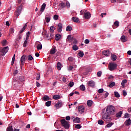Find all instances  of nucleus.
Returning <instances> with one entry per match:
<instances>
[{
	"mask_svg": "<svg viewBox=\"0 0 131 131\" xmlns=\"http://www.w3.org/2000/svg\"><path fill=\"white\" fill-rule=\"evenodd\" d=\"M110 115H111V114H109V113H107V112L102 113V118L103 120L105 121V122H107V123H108V122H111V121H112V118H111Z\"/></svg>",
	"mask_w": 131,
	"mask_h": 131,
	"instance_id": "1",
	"label": "nucleus"
},
{
	"mask_svg": "<svg viewBox=\"0 0 131 131\" xmlns=\"http://www.w3.org/2000/svg\"><path fill=\"white\" fill-rule=\"evenodd\" d=\"M105 112L111 115H114L115 114V107L113 105H109L107 106Z\"/></svg>",
	"mask_w": 131,
	"mask_h": 131,
	"instance_id": "2",
	"label": "nucleus"
},
{
	"mask_svg": "<svg viewBox=\"0 0 131 131\" xmlns=\"http://www.w3.org/2000/svg\"><path fill=\"white\" fill-rule=\"evenodd\" d=\"M61 125L64 127L66 129L69 128V123L65 119H62L60 120Z\"/></svg>",
	"mask_w": 131,
	"mask_h": 131,
	"instance_id": "3",
	"label": "nucleus"
},
{
	"mask_svg": "<svg viewBox=\"0 0 131 131\" xmlns=\"http://www.w3.org/2000/svg\"><path fill=\"white\" fill-rule=\"evenodd\" d=\"M9 51V47H5L4 48H0V53L3 56H5Z\"/></svg>",
	"mask_w": 131,
	"mask_h": 131,
	"instance_id": "4",
	"label": "nucleus"
},
{
	"mask_svg": "<svg viewBox=\"0 0 131 131\" xmlns=\"http://www.w3.org/2000/svg\"><path fill=\"white\" fill-rule=\"evenodd\" d=\"M13 84L14 85L15 89H18L21 86V82L18 80H16V79L13 80Z\"/></svg>",
	"mask_w": 131,
	"mask_h": 131,
	"instance_id": "5",
	"label": "nucleus"
},
{
	"mask_svg": "<svg viewBox=\"0 0 131 131\" xmlns=\"http://www.w3.org/2000/svg\"><path fill=\"white\" fill-rule=\"evenodd\" d=\"M117 68V64L114 63H110L108 65V69L110 71H113V70H115Z\"/></svg>",
	"mask_w": 131,
	"mask_h": 131,
	"instance_id": "6",
	"label": "nucleus"
},
{
	"mask_svg": "<svg viewBox=\"0 0 131 131\" xmlns=\"http://www.w3.org/2000/svg\"><path fill=\"white\" fill-rule=\"evenodd\" d=\"M26 60H27V56L26 55H24L21 57L20 60V66H23V65L25 64V61H26Z\"/></svg>",
	"mask_w": 131,
	"mask_h": 131,
	"instance_id": "7",
	"label": "nucleus"
},
{
	"mask_svg": "<svg viewBox=\"0 0 131 131\" xmlns=\"http://www.w3.org/2000/svg\"><path fill=\"white\" fill-rule=\"evenodd\" d=\"M21 12H22V6H19L15 11V15L16 18H18V17H19L20 14H21Z\"/></svg>",
	"mask_w": 131,
	"mask_h": 131,
	"instance_id": "8",
	"label": "nucleus"
},
{
	"mask_svg": "<svg viewBox=\"0 0 131 131\" xmlns=\"http://www.w3.org/2000/svg\"><path fill=\"white\" fill-rule=\"evenodd\" d=\"M102 55H104L106 57H109L111 55V52L108 50H104L102 52Z\"/></svg>",
	"mask_w": 131,
	"mask_h": 131,
	"instance_id": "9",
	"label": "nucleus"
},
{
	"mask_svg": "<svg viewBox=\"0 0 131 131\" xmlns=\"http://www.w3.org/2000/svg\"><path fill=\"white\" fill-rule=\"evenodd\" d=\"M95 84H95V82L93 80L89 81L87 83V85L89 86H91V88H95Z\"/></svg>",
	"mask_w": 131,
	"mask_h": 131,
	"instance_id": "10",
	"label": "nucleus"
},
{
	"mask_svg": "<svg viewBox=\"0 0 131 131\" xmlns=\"http://www.w3.org/2000/svg\"><path fill=\"white\" fill-rule=\"evenodd\" d=\"M78 111L82 114L84 112V106L83 105H80L78 106Z\"/></svg>",
	"mask_w": 131,
	"mask_h": 131,
	"instance_id": "11",
	"label": "nucleus"
},
{
	"mask_svg": "<svg viewBox=\"0 0 131 131\" xmlns=\"http://www.w3.org/2000/svg\"><path fill=\"white\" fill-rule=\"evenodd\" d=\"M62 105V101L58 100L57 103L55 104V107H56L57 109H59V108L61 107Z\"/></svg>",
	"mask_w": 131,
	"mask_h": 131,
	"instance_id": "12",
	"label": "nucleus"
},
{
	"mask_svg": "<svg viewBox=\"0 0 131 131\" xmlns=\"http://www.w3.org/2000/svg\"><path fill=\"white\" fill-rule=\"evenodd\" d=\"M92 17V14H91V13L90 12H86L85 13V14H84V17L85 19H90Z\"/></svg>",
	"mask_w": 131,
	"mask_h": 131,
	"instance_id": "13",
	"label": "nucleus"
},
{
	"mask_svg": "<svg viewBox=\"0 0 131 131\" xmlns=\"http://www.w3.org/2000/svg\"><path fill=\"white\" fill-rule=\"evenodd\" d=\"M51 100V98L49 97L48 95H45L42 98V101H50Z\"/></svg>",
	"mask_w": 131,
	"mask_h": 131,
	"instance_id": "14",
	"label": "nucleus"
},
{
	"mask_svg": "<svg viewBox=\"0 0 131 131\" xmlns=\"http://www.w3.org/2000/svg\"><path fill=\"white\" fill-rule=\"evenodd\" d=\"M16 80H18L22 84L23 81H25V78L23 76H20L18 78H16Z\"/></svg>",
	"mask_w": 131,
	"mask_h": 131,
	"instance_id": "15",
	"label": "nucleus"
},
{
	"mask_svg": "<svg viewBox=\"0 0 131 131\" xmlns=\"http://www.w3.org/2000/svg\"><path fill=\"white\" fill-rule=\"evenodd\" d=\"M130 124H131V120L129 118L128 119L126 120L125 121V122H124V124H125V125L126 126H128L130 125Z\"/></svg>",
	"mask_w": 131,
	"mask_h": 131,
	"instance_id": "16",
	"label": "nucleus"
},
{
	"mask_svg": "<svg viewBox=\"0 0 131 131\" xmlns=\"http://www.w3.org/2000/svg\"><path fill=\"white\" fill-rule=\"evenodd\" d=\"M58 32H62V28H63V25H62V24L61 23L58 24Z\"/></svg>",
	"mask_w": 131,
	"mask_h": 131,
	"instance_id": "17",
	"label": "nucleus"
},
{
	"mask_svg": "<svg viewBox=\"0 0 131 131\" xmlns=\"http://www.w3.org/2000/svg\"><path fill=\"white\" fill-rule=\"evenodd\" d=\"M22 39V36L20 34H18V37L15 39V45H18V43H17V42L16 41H20V40H21V39Z\"/></svg>",
	"mask_w": 131,
	"mask_h": 131,
	"instance_id": "18",
	"label": "nucleus"
},
{
	"mask_svg": "<svg viewBox=\"0 0 131 131\" xmlns=\"http://www.w3.org/2000/svg\"><path fill=\"white\" fill-rule=\"evenodd\" d=\"M73 122H75L76 123H80V118L78 117H76L75 119H73Z\"/></svg>",
	"mask_w": 131,
	"mask_h": 131,
	"instance_id": "19",
	"label": "nucleus"
},
{
	"mask_svg": "<svg viewBox=\"0 0 131 131\" xmlns=\"http://www.w3.org/2000/svg\"><path fill=\"white\" fill-rule=\"evenodd\" d=\"M121 40L122 42H125L127 40V38L124 35H122L121 37Z\"/></svg>",
	"mask_w": 131,
	"mask_h": 131,
	"instance_id": "20",
	"label": "nucleus"
},
{
	"mask_svg": "<svg viewBox=\"0 0 131 131\" xmlns=\"http://www.w3.org/2000/svg\"><path fill=\"white\" fill-rule=\"evenodd\" d=\"M46 6H47V4H46V3H43L40 9V12H43V11H45Z\"/></svg>",
	"mask_w": 131,
	"mask_h": 131,
	"instance_id": "21",
	"label": "nucleus"
},
{
	"mask_svg": "<svg viewBox=\"0 0 131 131\" xmlns=\"http://www.w3.org/2000/svg\"><path fill=\"white\" fill-rule=\"evenodd\" d=\"M72 20L75 22V23H78L79 19L77 17H72Z\"/></svg>",
	"mask_w": 131,
	"mask_h": 131,
	"instance_id": "22",
	"label": "nucleus"
},
{
	"mask_svg": "<svg viewBox=\"0 0 131 131\" xmlns=\"http://www.w3.org/2000/svg\"><path fill=\"white\" fill-rule=\"evenodd\" d=\"M121 115H122V111H120L116 114V117H117V118H120V117H121Z\"/></svg>",
	"mask_w": 131,
	"mask_h": 131,
	"instance_id": "23",
	"label": "nucleus"
},
{
	"mask_svg": "<svg viewBox=\"0 0 131 131\" xmlns=\"http://www.w3.org/2000/svg\"><path fill=\"white\" fill-rule=\"evenodd\" d=\"M55 40H57V41L58 40H60V39H61V35L59 34H57L55 36Z\"/></svg>",
	"mask_w": 131,
	"mask_h": 131,
	"instance_id": "24",
	"label": "nucleus"
},
{
	"mask_svg": "<svg viewBox=\"0 0 131 131\" xmlns=\"http://www.w3.org/2000/svg\"><path fill=\"white\" fill-rule=\"evenodd\" d=\"M56 67L58 70H60L62 68V63L60 62H57Z\"/></svg>",
	"mask_w": 131,
	"mask_h": 131,
	"instance_id": "25",
	"label": "nucleus"
},
{
	"mask_svg": "<svg viewBox=\"0 0 131 131\" xmlns=\"http://www.w3.org/2000/svg\"><path fill=\"white\" fill-rule=\"evenodd\" d=\"M56 53V47L53 48L50 51L51 55H54V54Z\"/></svg>",
	"mask_w": 131,
	"mask_h": 131,
	"instance_id": "26",
	"label": "nucleus"
},
{
	"mask_svg": "<svg viewBox=\"0 0 131 131\" xmlns=\"http://www.w3.org/2000/svg\"><path fill=\"white\" fill-rule=\"evenodd\" d=\"M68 40H69V41H72V40H74V38H73L71 35H69L68 36V37H67V39Z\"/></svg>",
	"mask_w": 131,
	"mask_h": 131,
	"instance_id": "27",
	"label": "nucleus"
},
{
	"mask_svg": "<svg viewBox=\"0 0 131 131\" xmlns=\"http://www.w3.org/2000/svg\"><path fill=\"white\" fill-rule=\"evenodd\" d=\"M42 49V45L40 42H38V44L37 46V50H41Z\"/></svg>",
	"mask_w": 131,
	"mask_h": 131,
	"instance_id": "28",
	"label": "nucleus"
},
{
	"mask_svg": "<svg viewBox=\"0 0 131 131\" xmlns=\"http://www.w3.org/2000/svg\"><path fill=\"white\" fill-rule=\"evenodd\" d=\"M27 27V24H26L25 26L23 27V28L20 30L19 33H22L25 29H26V28Z\"/></svg>",
	"mask_w": 131,
	"mask_h": 131,
	"instance_id": "29",
	"label": "nucleus"
},
{
	"mask_svg": "<svg viewBox=\"0 0 131 131\" xmlns=\"http://www.w3.org/2000/svg\"><path fill=\"white\" fill-rule=\"evenodd\" d=\"M87 105L89 107H92V105H93V101L88 100L87 101Z\"/></svg>",
	"mask_w": 131,
	"mask_h": 131,
	"instance_id": "30",
	"label": "nucleus"
},
{
	"mask_svg": "<svg viewBox=\"0 0 131 131\" xmlns=\"http://www.w3.org/2000/svg\"><path fill=\"white\" fill-rule=\"evenodd\" d=\"M51 104H52V101H48L45 103V105L46 106H47V107H50Z\"/></svg>",
	"mask_w": 131,
	"mask_h": 131,
	"instance_id": "31",
	"label": "nucleus"
},
{
	"mask_svg": "<svg viewBox=\"0 0 131 131\" xmlns=\"http://www.w3.org/2000/svg\"><path fill=\"white\" fill-rule=\"evenodd\" d=\"M111 58L113 61H116V59H117V57H116V55L114 54L112 55Z\"/></svg>",
	"mask_w": 131,
	"mask_h": 131,
	"instance_id": "32",
	"label": "nucleus"
},
{
	"mask_svg": "<svg viewBox=\"0 0 131 131\" xmlns=\"http://www.w3.org/2000/svg\"><path fill=\"white\" fill-rule=\"evenodd\" d=\"M53 99H54V100H59V99H60V95H54L53 97Z\"/></svg>",
	"mask_w": 131,
	"mask_h": 131,
	"instance_id": "33",
	"label": "nucleus"
},
{
	"mask_svg": "<svg viewBox=\"0 0 131 131\" xmlns=\"http://www.w3.org/2000/svg\"><path fill=\"white\" fill-rule=\"evenodd\" d=\"M113 124H114V123L110 122L105 126V127H107V128L111 127V126H112Z\"/></svg>",
	"mask_w": 131,
	"mask_h": 131,
	"instance_id": "34",
	"label": "nucleus"
},
{
	"mask_svg": "<svg viewBox=\"0 0 131 131\" xmlns=\"http://www.w3.org/2000/svg\"><path fill=\"white\" fill-rule=\"evenodd\" d=\"M7 131H14V129H13V126H10L7 128Z\"/></svg>",
	"mask_w": 131,
	"mask_h": 131,
	"instance_id": "35",
	"label": "nucleus"
},
{
	"mask_svg": "<svg viewBox=\"0 0 131 131\" xmlns=\"http://www.w3.org/2000/svg\"><path fill=\"white\" fill-rule=\"evenodd\" d=\"M27 58H28V60H29V61H32L33 60V57H32L31 55H29V56H28V57H27Z\"/></svg>",
	"mask_w": 131,
	"mask_h": 131,
	"instance_id": "36",
	"label": "nucleus"
},
{
	"mask_svg": "<svg viewBox=\"0 0 131 131\" xmlns=\"http://www.w3.org/2000/svg\"><path fill=\"white\" fill-rule=\"evenodd\" d=\"M72 49L74 51H77V50H78V46L77 45H74Z\"/></svg>",
	"mask_w": 131,
	"mask_h": 131,
	"instance_id": "37",
	"label": "nucleus"
},
{
	"mask_svg": "<svg viewBox=\"0 0 131 131\" xmlns=\"http://www.w3.org/2000/svg\"><path fill=\"white\" fill-rule=\"evenodd\" d=\"M78 55L79 56V57H80L81 58H82V57H83L84 53H83V52L81 51H79L78 53Z\"/></svg>",
	"mask_w": 131,
	"mask_h": 131,
	"instance_id": "38",
	"label": "nucleus"
},
{
	"mask_svg": "<svg viewBox=\"0 0 131 131\" xmlns=\"http://www.w3.org/2000/svg\"><path fill=\"white\" fill-rule=\"evenodd\" d=\"M15 54H14L13 57H12V60L11 61V66H13V65H14V63L15 62Z\"/></svg>",
	"mask_w": 131,
	"mask_h": 131,
	"instance_id": "39",
	"label": "nucleus"
},
{
	"mask_svg": "<svg viewBox=\"0 0 131 131\" xmlns=\"http://www.w3.org/2000/svg\"><path fill=\"white\" fill-rule=\"evenodd\" d=\"M98 124H100V125H104V121H103L102 120H99L98 121Z\"/></svg>",
	"mask_w": 131,
	"mask_h": 131,
	"instance_id": "40",
	"label": "nucleus"
},
{
	"mask_svg": "<svg viewBox=\"0 0 131 131\" xmlns=\"http://www.w3.org/2000/svg\"><path fill=\"white\" fill-rule=\"evenodd\" d=\"M114 95L115 97H116V98H119L120 97V95H119V93H118V92H115Z\"/></svg>",
	"mask_w": 131,
	"mask_h": 131,
	"instance_id": "41",
	"label": "nucleus"
},
{
	"mask_svg": "<svg viewBox=\"0 0 131 131\" xmlns=\"http://www.w3.org/2000/svg\"><path fill=\"white\" fill-rule=\"evenodd\" d=\"M68 60L70 61V62H73L75 60V58H73V57H70L68 58Z\"/></svg>",
	"mask_w": 131,
	"mask_h": 131,
	"instance_id": "42",
	"label": "nucleus"
},
{
	"mask_svg": "<svg viewBox=\"0 0 131 131\" xmlns=\"http://www.w3.org/2000/svg\"><path fill=\"white\" fill-rule=\"evenodd\" d=\"M45 20H46V22L47 23H49L50 21H51V17L50 16L46 17L45 18Z\"/></svg>",
	"mask_w": 131,
	"mask_h": 131,
	"instance_id": "43",
	"label": "nucleus"
},
{
	"mask_svg": "<svg viewBox=\"0 0 131 131\" xmlns=\"http://www.w3.org/2000/svg\"><path fill=\"white\" fill-rule=\"evenodd\" d=\"M80 90H81V91H85V86H84V85H81L80 86Z\"/></svg>",
	"mask_w": 131,
	"mask_h": 131,
	"instance_id": "44",
	"label": "nucleus"
},
{
	"mask_svg": "<svg viewBox=\"0 0 131 131\" xmlns=\"http://www.w3.org/2000/svg\"><path fill=\"white\" fill-rule=\"evenodd\" d=\"M115 82H112L110 83V84L108 85L109 88H113V86H115Z\"/></svg>",
	"mask_w": 131,
	"mask_h": 131,
	"instance_id": "45",
	"label": "nucleus"
},
{
	"mask_svg": "<svg viewBox=\"0 0 131 131\" xmlns=\"http://www.w3.org/2000/svg\"><path fill=\"white\" fill-rule=\"evenodd\" d=\"M71 30H72V27L69 26L67 27V29H66L67 31H71Z\"/></svg>",
	"mask_w": 131,
	"mask_h": 131,
	"instance_id": "46",
	"label": "nucleus"
},
{
	"mask_svg": "<svg viewBox=\"0 0 131 131\" xmlns=\"http://www.w3.org/2000/svg\"><path fill=\"white\" fill-rule=\"evenodd\" d=\"M86 12H87L86 10L84 9L83 10H81L80 11V15H83L84 14V15H85Z\"/></svg>",
	"mask_w": 131,
	"mask_h": 131,
	"instance_id": "47",
	"label": "nucleus"
},
{
	"mask_svg": "<svg viewBox=\"0 0 131 131\" xmlns=\"http://www.w3.org/2000/svg\"><path fill=\"white\" fill-rule=\"evenodd\" d=\"M55 27L54 26H51L50 27V32H51L52 33H53V32H54V30H55Z\"/></svg>",
	"mask_w": 131,
	"mask_h": 131,
	"instance_id": "48",
	"label": "nucleus"
},
{
	"mask_svg": "<svg viewBox=\"0 0 131 131\" xmlns=\"http://www.w3.org/2000/svg\"><path fill=\"white\" fill-rule=\"evenodd\" d=\"M127 82V80L126 79H124L122 82H121V84L122 86L125 85V83Z\"/></svg>",
	"mask_w": 131,
	"mask_h": 131,
	"instance_id": "49",
	"label": "nucleus"
},
{
	"mask_svg": "<svg viewBox=\"0 0 131 131\" xmlns=\"http://www.w3.org/2000/svg\"><path fill=\"white\" fill-rule=\"evenodd\" d=\"M73 85H74V82L71 81L69 83V86H70V88H72V86H73Z\"/></svg>",
	"mask_w": 131,
	"mask_h": 131,
	"instance_id": "50",
	"label": "nucleus"
},
{
	"mask_svg": "<svg viewBox=\"0 0 131 131\" xmlns=\"http://www.w3.org/2000/svg\"><path fill=\"white\" fill-rule=\"evenodd\" d=\"M59 6H60L61 8H65V7L66 6V4H65L63 2H61V3L59 4Z\"/></svg>",
	"mask_w": 131,
	"mask_h": 131,
	"instance_id": "51",
	"label": "nucleus"
},
{
	"mask_svg": "<svg viewBox=\"0 0 131 131\" xmlns=\"http://www.w3.org/2000/svg\"><path fill=\"white\" fill-rule=\"evenodd\" d=\"M53 18L54 20H58L59 19V15L57 14L54 15Z\"/></svg>",
	"mask_w": 131,
	"mask_h": 131,
	"instance_id": "52",
	"label": "nucleus"
},
{
	"mask_svg": "<svg viewBox=\"0 0 131 131\" xmlns=\"http://www.w3.org/2000/svg\"><path fill=\"white\" fill-rule=\"evenodd\" d=\"M114 25L115 26H116L117 27H118V26H119V21H116L115 23H114Z\"/></svg>",
	"mask_w": 131,
	"mask_h": 131,
	"instance_id": "53",
	"label": "nucleus"
},
{
	"mask_svg": "<svg viewBox=\"0 0 131 131\" xmlns=\"http://www.w3.org/2000/svg\"><path fill=\"white\" fill-rule=\"evenodd\" d=\"M2 45L3 46H5L7 45V40H3L2 41Z\"/></svg>",
	"mask_w": 131,
	"mask_h": 131,
	"instance_id": "54",
	"label": "nucleus"
},
{
	"mask_svg": "<svg viewBox=\"0 0 131 131\" xmlns=\"http://www.w3.org/2000/svg\"><path fill=\"white\" fill-rule=\"evenodd\" d=\"M75 128H77V129H79V128H81V125H80V124H77L75 126Z\"/></svg>",
	"mask_w": 131,
	"mask_h": 131,
	"instance_id": "55",
	"label": "nucleus"
},
{
	"mask_svg": "<svg viewBox=\"0 0 131 131\" xmlns=\"http://www.w3.org/2000/svg\"><path fill=\"white\" fill-rule=\"evenodd\" d=\"M97 75V76H98V77H101V76L102 75V72H101V71L98 72Z\"/></svg>",
	"mask_w": 131,
	"mask_h": 131,
	"instance_id": "56",
	"label": "nucleus"
},
{
	"mask_svg": "<svg viewBox=\"0 0 131 131\" xmlns=\"http://www.w3.org/2000/svg\"><path fill=\"white\" fill-rule=\"evenodd\" d=\"M103 92H104V89H99L98 91V92L99 93V94H102V93H103Z\"/></svg>",
	"mask_w": 131,
	"mask_h": 131,
	"instance_id": "57",
	"label": "nucleus"
},
{
	"mask_svg": "<svg viewBox=\"0 0 131 131\" xmlns=\"http://www.w3.org/2000/svg\"><path fill=\"white\" fill-rule=\"evenodd\" d=\"M39 79H40V75L38 74H37L36 80H39Z\"/></svg>",
	"mask_w": 131,
	"mask_h": 131,
	"instance_id": "58",
	"label": "nucleus"
},
{
	"mask_svg": "<svg viewBox=\"0 0 131 131\" xmlns=\"http://www.w3.org/2000/svg\"><path fill=\"white\" fill-rule=\"evenodd\" d=\"M125 118H128L129 117V114L128 113H125L124 115Z\"/></svg>",
	"mask_w": 131,
	"mask_h": 131,
	"instance_id": "59",
	"label": "nucleus"
},
{
	"mask_svg": "<svg viewBox=\"0 0 131 131\" xmlns=\"http://www.w3.org/2000/svg\"><path fill=\"white\" fill-rule=\"evenodd\" d=\"M122 94H123V95L124 96V97H125V96H126V95H127L126 91H125V90H123Z\"/></svg>",
	"mask_w": 131,
	"mask_h": 131,
	"instance_id": "60",
	"label": "nucleus"
},
{
	"mask_svg": "<svg viewBox=\"0 0 131 131\" xmlns=\"http://www.w3.org/2000/svg\"><path fill=\"white\" fill-rule=\"evenodd\" d=\"M84 43H86V45H88V43H90V40H89L88 39H86L84 40Z\"/></svg>",
	"mask_w": 131,
	"mask_h": 131,
	"instance_id": "61",
	"label": "nucleus"
},
{
	"mask_svg": "<svg viewBox=\"0 0 131 131\" xmlns=\"http://www.w3.org/2000/svg\"><path fill=\"white\" fill-rule=\"evenodd\" d=\"M66 6H67V8H70V4L69 2H67Z\"/></svg>",
	"mask_w": 131,
	"mask_h": 131,
	"instance_id": "62",
	"label": "nucleus"
},
{
	"mask_svg": "<svg viewBox=\"0 0 131 131\" xmlns=\"http://www.w3.org/2000/svg\"><path fill=\"white\" fill-rule=\"evenodd\" d=\"M36 84L37 88H39V86H40V83L37 81L36 82Z\"/></svg>",
	"mask_w": 131,
	"mask_h": 131,
	"instance_id": "63",
	"label": "nucleus"
},
{
	"mask_svg": "<svg viewBox=\"0 0 131 131\" xmlns=\"http://www.w3.org/2000/svg\"><path fill=\"white\" fill-rule=\"evenodd\" d=\"M24 47H25L26 46H27V40H25L23 45Z\"/></svg>",
	"mask_w": 131,
	"mask_h": 131,
	"instance_id": "64",
	"label": "nucleus"
}]
</instances>
